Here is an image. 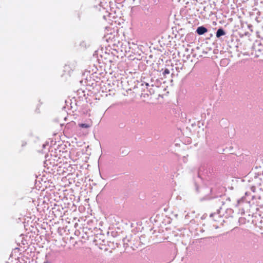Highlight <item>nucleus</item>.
I'll return each instance as SVG.
<instances>
[{"label": "nucleus", "instance_id": "nucleus-2", "mask_svg": "<svg viewBox=\"0 0 263 263\" xmlns=\"http://www.w3.org/2000/svg\"><path fill=\"white\" fill-rule=\"evenodd\" d=\"M207 31V29L204 27H199L197 29V32L200 35L204 34Z\"/></svg>", "mask_w": 263, "mask_h": 263}, {"label": "nucleus", "instance_id": "nucleus-4", "mask_svg": "<svg viewBox=\"0 0 263 263\" xmlns=\"http://www.w3.org/2000/svg\"><path fill=\"white\" fill-rule=\"evenodd\" d=\"M169 73H170V71H169V70H168V69H165V70L164 71V72H163V74H164V76H165V74H169Z\"/></svg>", "mask_w": 263, "mask_h": 263}, {"label": "nucleus", "instance_id": "nucleus-5", "mask_svg": "<svg viewBox=\"0 0 263 263\" xmlns=\"http://www.w3.org/2000/svg\"><path fill=\"white\" fill-rule=\"evenodd\" d=\"M122 154L126 155L128 154V151H123L122 152Z\"/></svg>", "mask_w": 263, "mask_h": 263}, {"label": "nucleus", "instance_id": "nucleus-1", "mask_svg": "<svg viewBox=\"0 0 263 263\" xmlns=\"http://www.w3.org/2000/svg\"><path fill=\"white\" fill-rule=\"evenodd\" d=\"M78 126L82 128H89L91 127L92 124L91 122L84 123H79Z\"/></svg>", "mask_w": 263, "mask_h": 263}, {"label": "nucleus", "instance_id": "nucleus-3", "mask_svg": "<svg viewBox=\"0 0 263 263\" xmlns=\"http://www.w3.org/2000/svg\"><path fill=\"white\" fill-rule=\"evenodd\" d=\"M224 34V32L223 30L219 29L217 30L216 32V36L219 37Z\"/></svg>", "mask_w": 263, "mask_h": 263}]
</instances>
